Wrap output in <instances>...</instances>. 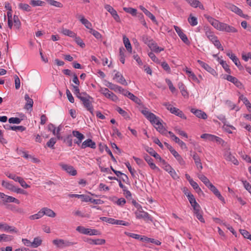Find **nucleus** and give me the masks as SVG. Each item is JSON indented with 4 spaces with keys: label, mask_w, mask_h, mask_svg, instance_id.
Listing matches in <instances>:
<instances>
[{
    "label": "nucleus",
    "mask_w": 251,
    "mask_h": 251,
    "mask_svg": "<svg viewBox=\"0 0 251 251\" xmlns=\"http://www.w3.org/2000/svg\"><path fill=\"white\" fill-rule=\"evenodd\" d=\"M74 89V94L82 102L84 106L91 113L93 112V107L92 104L93 98L86 92H80L79 88L77 86L72 85Z\"/></svg>",
    "instance_id": "f257e3e1"
},
{
    "label": "nucleus",
    "mask_w": 251,
    "mask_h": 251,
    "mask_svg": "<svg viewBox=\"0 0 251 251\" xmlns=\"http://www.w3.org/2000/svg\"><path fill=\"white\" fill-rule=\"evenodd\" d=\"M209 23L217 30H225V31H237L234 27L228 25L227 24L220 22L211 17L208 18Z\"/></svg>",
    "instance_id": "f03ea898"
},
{
    "label": "nucleus",
    "mask_w": 251,
    "mask_h": 251,
    "mask_svg": "<svg viewBox=\"0 0 251 251\" xmlns=\"http://www.w3.org/2000/svg\"><path fill=\"white\" fill-rule=\"evenodd\" d=\"M52 243L58 248H64L76 244V243L70 242L61 239H56L52 241Z\"/></svg>",
    "instance_id": "7ed1b4c3"
},
{
    "label": "nucleus",
    "mask_w": 251,
    "mask_h": 251,
    "mask_svg": "<svg viewBox=\"0 0 251 251\" xmlns=\"http://www.w3.org/2000/svg\"><path fill=\"white\" fill-rule=\"evenodd\" d=\"M163 105L165 106L166 108L172 114H174L182 119H186V117L184 115L182 111L179 110L178 108L173 107L171 104L168 102H164L163 103Z\"/></svg>",
    "instance_id": "20e7f679"
},
{
    "label": "nucleus",
    "mask_w": 251,
    "mask_h": 251,
    "mask_svg": "<svg viewBox=\"0 0 251 251\" xmlns=\"http://www.w3.org/2000/svg\"><path fill=\"white\" fill-rule=\"evenodd\" d=\"M76 230L83 234L89 235H100V232L98 230L94 229H90L85 228L82 226H78L76 227Z\"/></svg>",
    "instance_id": "39448f33"
},
{
    "label": "nucleus",
    "mask_w": 251,
    "mask_h": 251,
    "mask_svg": "<svg viewBox=\"0 0 251 251\" xmlns=\"http://www.w3.org/2000/svg\"><path fill=\"white\" fill-rule=\"evenodd\" d=\"M206 36L217 49L222 51L224 50V48L220 41L218 40V37L213 34V32H206Z\"/></svg>",
    "instance_id": "423d86ee"
},
{
    "label": "nucleus",
    "mask_w": 251,
    "mask_h": 251,
    "mask_svg": "<svg viewBox=\"0 0 251 251\" xmlns=\"http://www.w3.org/2000/svg\"><path fill=\"white\" fill-rule=\"evenodd\" d=\"M99 91L106 98L114 102H117L118 100V97L113 93L110 92L107 88H100Z\"/></svg>",
    "instance_id": "0eeeda50"
},
{
    "label": "nucleus",
    "mask_w": 251,
    "mask_h": 251,
    "mask_svg": "<svg viewBox=\"0 0 251 251\" xmlns=\"http://www.w3.org/2000/svg\"><path fill=\"white\" fill-rule=\"evenodd\" d=\"M2 185L5 187L6 189H8L13 192H16L17 193H23L24 191L19 188L14 186L12 184L5 181H2Z\"/></svg>",
    "instance_id": "6e6552de"
},
{
    "label": "nucleus",
    "mask_w": 251,
    "mask_h": 251,
    "mask_svg": "<svg viewBox=\"0 0 251 251\" xmlns=\"http://www.w3.org/2000/svg\"><path fill=\"white\" fill-rule=\"evenodd\" d=\"M59 165L63 170L71 175L74 176L76 175L77 172L72 166L63 163H60Z\"/></svg>",
    "instance_id": "1a4fd4ad"
},
{
    "label": "nucleus",
    "mask_w": 251,
    "mask_h": 251,
    "mask_svg": "<svg viewBox=\"0 0 251 251\" xmlns=\"http://www.w3.org/2000/svg\"><path fill=\"white\" fill-rule=\"evenodd\" d=\"M136 217L138 219H143L145 220H150L152 221L151 218L150 216L147 212L142 211L141 210H138L135 212Z\"/></svg>",
    "instance_id": "9d476101"
},
{
    "label": "nucleus",
    "mask_w": 251,
    "mask_h": 251,
    "mask_svg": "<svg viewBox=\"0 0 251 251\" xmlns=\"http://www.w3.org/2000/svg\"><path fill=\"white\" fill-rule=\"evenodd\" d=\"M104 8L111 14L112 16L116 21H119L120 20V17L118 16L117 11L111 6L109 4H106L104 6Z\"/></svg>",
    "instance_id": "9b49d317"
},
{
    "label": "nucleus",
    "mask_w": 251,
    "mask_h": 251,
    "mask_svg": "<svg viewBox=\"0 0 251 251\" xmlns=\"http://www.w3.org/2000/svg\"><path fill=\"white\" fill-rule=\"evenodd\" d=\"M146 151L151 156L155 157L157 160H158L161 163H164L165 160L163 159L161 156L152 148H147Z\"/></svg>",
    "instance_id": "f8f14e48"
},
{
    "label": "nucleus",
    "mask_w": 251,
    "mask_h": 251,
    "mask_svg": "<svg viewBox=\"0 0 251 251\" xmlns=\"http://www.w3.org/2000/svg\"><path fill=\"white\" fill-rule=\"evenodd\" d=\"M226 55L233 61L235 64L239 68V69H243V66L241 65V63L238 58L231 52H226Z\"/></svg>",
    "instance_id": "ddd939ff"
},
{
    "label": "nucleus",
    "mask_w": 251,
    "mask_h": 251,
    "mask_svg": "<svg viewBox=\"0 0 251 251\" xmlns=\"http://www.w3.org/2000/svg\"><path fill=\"white\" fill-rule=\"evenodd\" d=\"M207 187L213 193V194L216 197H217L219 199V200L224 202V198L221 195L220 192L218 191V190L216 188V187L215 186H214L212 183H211L210 185H209V186Z\"/></svg>",
    "instance_id": "4468645a"
},
{
    "label": "nucleus",
    "mask_w": 251,
    "mask_h": 251,
    "mask_svg": "<svg viewBox=\"0 0 251 251\" xmlns=\"http://www.w3.org/2000/svg\"><path fill=\"white\" fill-rule=\"evenodd\" d=\"M90 245H101L105 243V240L103 239H93L87 238L85 241Z\"/></svg>",
    "instance_id": "2eb2a0df"
},
{
    "label": "nucleus",
    "mask_w": 251,
    "mask_h": 251,
    "mask_svg": "<svg viewBox=\"0 0 251 251\" xmlns=\"http://www.w3.org/2000/svg\"><path fill=\"white\" fill-rule=\"evenodd\" d=\"M224 78L225 79L231 82L238 87H241L242 85V83L236 77L230 75H225L224 76Z\"/></svg>",
    "instance_id": "dca6fc26"
},
{
    "label": "nucleus",
    "mask_w": 251,
    "mask_h": 251,
    "mask_svg": "<svg viewBox=\"0 0 251 251\" xmlns=\"http://www.w3.org/2000/svg\"><path fill=\"white\" fill-rule=\"evenodd\" d=\"M198 62L203 68L211 74L212 75H215L216 74V71L213 68L210 67L208 64L200 60H198Z\"/></svg>",
    "instance_id": "f3484780"
},
{
    "label": "nucleus",
    "mask_w": 251,
    "mask_h": 251,
    "mask_svg": "<svg viewBox=\"0 0 251 251\" xmlns=\"http://www.w3.org/2000/svg\"><path fill=\"white\" fill-rule=\"evenodd\" d=\"M113 79L116 80V81L119 83L126 86L127 85V83L126 82V79L119 72H117L116 73L113 77Z\"/></svg>",
    "instance_id": "a211bd4d"
},
{
    "label": "nucleus",
    "mask_w": 251,
    "mask_h": 251,
    "mask_svg": "<svg viewBox=\"0 0 251 251\" xmlns=\"http://www.w3.org/2000/svg\"><path fill=\"white\" fill-rule=\"evenodd\" d=\"M191 112L194 113L197 117L202 119H206L207 117L206 114L201 110L192 108Z\"/></svg>",
    "instance_id": "6ab92c4d"
},
{
    "label": "nucleus",
    "mask_w": 251,
    "mask_h": 251,
    "mask_svg": "<svg viewBox=\"0 0 251 251\" xmlns=\"http://www.w3.org/2000/svg\"><path fill=\"white\" fill-rule=\"evenodd\" d=\"M141 112L151 122L154 120L157 117L154 114L149 111L146 108L142 110Z\"/></svg>",
    "instance_id": "aec40b11"
},
{
    "label": "nucleus",
    "mask_w": 251,
    "mask_h": 251,
    "mask_svg": "<svg viewBox=\"0 0 251 251\" xmlns=\"http://www.w3.org/2000/svg\"><path fill=\"white\" fill-rule=\"evenodd\" d=\"M43 215H46L51 218L56 216V213L51 209L48 207H43L41 209Z\"/></svg>",
    "instance_id": "412c9836"
},
{
    "label": "nucleus",
    "mask_w": 251,
    "mask_h": 251,
    "mask_svg": "<svg viewBox=\"0 0 251 251\" xmlns=\"http://www.w3.org/2000/svg\"><path fill=\"white\" fill-rule=\"evenodd\" d=\"M81 148L85 149L86 147H90L92 149H95L96 144L91 139H88L84 141L81 145Z\"/></svg>",
    "instance_id": "4be33fe9"
},
{
    "label": "nucleus",
    "mask_w": 251,
    "mask_h": 251,
    "mask_svg": "<svg viewBox=\"0 0 251 251\" xmlns=\"http://www.w3.org/2000/svg\"><path fill=\"white\" fill-rule=\"evenodd\" d=\"M145 160L148 162L150 167L153 170H156L157 171H159V169L155 165V164L153 162V160L149 156L146 154L144 156Z\"/></svg>",
    "instance_id": "5701e85b"
},
{
    "label": "nucleus",
    "mask_w": 251,
    "mask_h": 251,
    "mask_svg": "<svg viewBox=\"0 0 251 251\" xmlns=\"http://www.w3.org/2000/svg\"><path fill=\"white\" fill-rule=\"evenodd\" d=\"M25 99L26 101L25 108L26 109H31L33 106V101L30 99L27 94H25Z\"/></svg>",
    "instance_id": "b1692460"
},
{
    "label": "nucleus",
    "mask_w": 251,
    "mask_h": 251,
    "mask_svg": "<svg viewBox=\"0 0 251 251\" xmlns=\"http://www.w3.org/2000/svg\"><path fill=\"white\" fill-rule=\"evenodd\" d=\"M5 129L7 130H12L14 131L20 130L21 131H24L25 128L22 126H11L9 125L4 126Z\"/></svg>",
    "instance_id": "393cba45"
},
{
    "label": "nucleus",
    "mask_w": 251,
    "mask_h": 251,
    "mask_svg": "<svg viewBox=\"0 0 251 251\" xmlns=\"http://www.w3.org/2000/svg\"><path fill=\"white\" fill-rule=\"evenodd\" d=\"M185 195L187 197L189 201L193 207L194 206L199 205V204L197 202L193 194H192L191 193H188V194H187V193H185Z\"/></svg>",
    "instance_id": "a878e982"
},
{
    "label": "nucleus",
    "mask_w": 251,
    "mask_h": 251,
    "mask_svg": "<svg viewBox=\"0 0 251 251\" xmlns=\"http://www.w3.org/2000/svg\"><path fill=\"white\" fill-rule=\"evenodd\" d=\"M10 210L15 213L21 215H24L25 213V211L22 208L18 207L14 205H10Z\"/></svg>",
    "instance_id": "bb28decb"
},
{
    "label": "nucleus",
    "mask_w": 251,
    "mask_h": 251,
    "mask_svg": "<svg viewBox=\"0 0 251 251\" xmlns=\"http://www.w3.org/2000/svg\"><path fill=\"white\" fill-rule=\"evenodd\" d=\"M239 100H242L243 101V102L247 106L248 111L250 112H251V103L247 99V98L244 97L243 95H242L239 97Z\"/></svg>",
    "instance_id": "cd10ccee"
},
{
    "label": "nucleus",
    "mask_w": 251,
    "mask_h": 251,
    "mask_svg": "<svg viewBox=\"0 0 251 251\" xmlns=\"http://www.w3.org/2000/svg\"><path fill=\"white\" fill-rule=\"evenodd\" d=\"M193 158L195 161V163L197 168L201 170L202 169V166L199 156L196 153H195L193 155Z\"/></svg>",
    "instance_id": "c85d7f7f"
},
{
    "label": "nucleus",
    "mask_w": 251,
    "mask_h": 251,
    "mask_svg": "<svg viewBox=\"0 0 251 251\" xmlns=\"http://www.w3.org/2000/svg\"><path fill=\"white\" fill-rule=\"evenodd\" d=\"M140 8L143 12L145 13V14L149 18H150L153 22L155 21V17L149 11L146 9L143 6H140Z\"/></svg>",
    "instance_id": "c756f323"
},
{
    "label": "nucleus",
    "mask_w": 251,
    "mask_h": 251,
    "mask_svg": "<svg viewBox=\"0 0 251 251\" xmlns=\"http://www.w3.org/2000/svg\"><path fill=\"white\" fill-rule=\"evenodd\" d=\"M141 241H142L143 242H150L154 243L157 245H161V242L159 241L155 240L153 238H148L146 236H143L142 238H141Z\"/></svg>",
    "instance_id": "7c9ffc66"
},
{
    "label": "nucleus",
    "mask_w": 251,
    "mask_h": 251,
    "mask_svg": "<svg viewBox=\"0 0 251 251\" xmlns=\"http://www.w3.org/2000/svg\"><path fill=\"white\" fill-rule=\"evenodd\" d=\"M79 20L80 21V22H81V23L84 25L86 28H87L88 29H90L91 26H92V25L86 19H85L84 16H79Z\"/></svg>",
    "instance_id": "2f4dec72"
},
{
    "label": "nucleus",
    "mask_w": 251,
    "mask_h": 251,
    "mask_svg": "<svg viewBox=\"0 0 251 251\" xmlns=\"http://www.w3.org/2000/svg\"><path fill=\"white\" fill-rule=\"evenodd\" d=\"M123 42H124L125 46L126 49V50L130 53H131L132 47H131V45L130 43V42H129L128 39L127 38H126V36H124L123 37Z\"/></svg>",
    "instance_id": "473e14b6"
},
{
    "label": "nucleus",
    "mask_w": 251,
    "mask_h": 251,
    "mask_svg": "<svg viewBox=\"0 0 251 251\" xmlns=\"http://www.w3.org/2000/svg\"><path fill=\"white\" fill-rule=\"evenodd\" d=\"M186 73L188 75L189 77L191 78L193 81L200 83V81L196 76V75L187 68L185 69Z\"/></svg>",
    "instance_id": "72a5a7b5"
},
{
    "label": "nucleus",
    "mask_w": 251,
    "mask_h": 251,
    "mask_svg": "<svg viewBox=\"0 0 251 251\" xmlns=\"http://www.w3.org/2000/svg\"><path fill=\"white\" fill-rule=\"evenodd\" d=\"M198 176L199 178L208 187L211 183L204 175L202 174H198Z\"/></svg>",
    "instance_id": "f704fd0d"
},
{
    "label": "nucleus",
    "mask_w": 251,
    "mask_h": 251,
    "mask_svg": "<svg viewBox=\"0 0 251 251\" xmlns=\"http://www.w3.org/2000/svg\"><path fill=\"white\" fill-rule=\"evenodd\" d=\"M179 89L180 90V92L183 96L184 97H188V93L185 88V86L182 82H180L178 84Z\"/></svg>",
    "instance_id": "c9c22d12"
},
{
    "label": "nucleus",
    "mask_w": 251,
    "mask_h": 251,
    "mask_svg": "<svg viewBox=\"0 0 251 251\" xmlns=\"http://www.w3.org/2000/svg\"><path fill=\"white\" fill-rule=\"evenodd\" d=\"M13 22H14V29L19 30L21 25V22L17 15H14L13 17Z\"/></svg>",
    "instance_id": "e433bc0d"
},
{
    "label": "nucleus",
    "mask_w": 251,
    "mask_h": 251,
    "mask_svg": "<svg viewBox=\"0 0 251 251\" xmlns=\"http://www.w3.org/2000/svg\"><path fill=\"white\" fill-rule=\"evenodd\" d=\"M172 154L175 156L180 165H184L185 164L184 160L176 151H173Z\"/></svg>",
    "instance_id": "4c0bfd02"
},
{
    "label": "nucleus",
    "mask_w": 251,
    "mask_h": 251,
    "mask_svg": "<svg viewBox=\"0 0 251 251\" xmlns=\"http://www.w3.org/2000/svg\"><path fill=\"white\" fill-rule=\"evenodd\" d=\"M42 240L39 237H35L33 241L32 242V247L35 248L40 246L42 244Z\"/></svg>",
    "instance_id": "58836bf2"
},
{
    "label": "nucleus",
    "mask_w": 251,
    "mask_h": 251,
    "mask_svg": "<svg viewBox=\"0 0 251 251\" xmlns=\"http://www.w3.org/2000/svg\"><path fill=\"white\" fill-rule=\"evenodd\" d=\"M150 49L151 50V51H154L155 53H159L164 50L163 48L158 47L155 42H154V44L151 47H150Z\"/></svg>",
    "instance_id": "ea45409f"
},
{
    "label": "nucleus",
    "mask_w": 251,
    "mask_h": 251,
    "mask_svg": "<svg viewBox=\"0 0 251 251\" xmlns=\"http://www.w3.org/2000/svg\"><path fill=\"white\" fill-rule=\"evenodd\" d=\"M142 40L150 48L155 42L152 39L148 36H143Z\"/></svg>",
    "instance_id": "a19ab883"
},
{
    "label": "nucleus",
    "mask_w": 251,
    "mask_h": 251,
    "mask_svg": "<svg viewBox=\"0 0 251 251\" xmlns=\"http://www.w3.org/2000/svg\"><path fill=\"white\" fill-rule=\"evenodd\" d=\"M106 86L110 89L114 90L115 92H119L122 90V88L120 86L114 84L111 82H108Z\"/></svg>",
    "instance_id": "79ce46f5"
},
{
    "label": "nucleus",
    "mask_w": 251,
    "mask_h": 251,
    "mask_svg": "<svg viewBox=\"0 0 251 251\" xmlns=\"http://www.w3.org/2000/svg\"><path fill=\"white\" fill-rule=\"evenodd\" d=\"M226 159L232 162L235 165H238L239 162L238 160L235 158L234 156H233L230 152L227 153V154L226 155Z\"/></svg>",
    "instance_id": "37998d69"
},
{
    "label": "nucleus",
    "mask_w": 251,
    "mask_h": 251,
    "mask_svg": "<svg viewBox=\"0 0 251 251\" xmlns=\"http://www.w3.org/2000/svg\"><path fill=\"white\" fill-rule=\"evenodd\" d=\"M154 127L156 129V130L159 131L160 133L162 134H165L167 132V130L164 127L161 122L158 124L156 126H154Z\"/></svg>",
    "instance_id": "c03bdc74"
},
{
    "label": "nucleus",
    "mask_w": 251,
    "mask_h": 251,
    "mask_svg": "<svg viewBox=\"0 0 251 251\" xmlns=\"http://www.w3.org/2000/svg\"><path fill=\"white\" fill-rule=\"evenodd\" d=\"M189 183L197 192L199 193L202 192L198 183L194 181L193 179H189Z\"/></svg>",
    "instance_id": "a18cd8bd"
},
{
    "label": "nucleus",
    "mask_w": 251,
    "mask_h": 251,
    "mask_svg": "<svg viewBox=\"0 0 251 251\" xmlns=\"http://www.w3.org/2000/svg\"><path fill=\"white\" fill-rule=\"evenodd\" d=\"M123 10L126 13H128L132 16H135L137 14V10L131 7H124Z\"/></svg>",
    "instance_id": "49530a36"
},
{
    "label": "nucleus",
    "mask_w": 251,
    "mask_h": 251,
    "mask_svg": "<svg viewBox=\"0 0 251 251\" xmlns=\"http://www.w3.org/2000/svg\"><path fill=\"white\" fill-rule=\"evenodd\" d=\"M229 8L232 11L234 12L239 16L240 15L242 14V10L234 5L232 4L230 5Z\"/></svg>",
    "instance_id": "de8ad7c7"
},
{
    "label": "nucleus",
    "mask_w": 251,
    "mask_h": 251,
    "mask_svg": "<svg viewBox=\"0 0 251 251\" xmlns=\"http://www.w3.org/2000/svg\"><path fill=\"white\" fill-rule=\"evenodd\" d=\"M43 216L41 209L35 214L31 215L29 217V219L31 220L39 219Z\"/></svg>",
    "instance_id": "09e8293b"
},
{
    "label": "nucleus",
    "mask_w": 251,
    "mask_h": 251,
    "mask_svg": "<svg viewBox=\"0 0 251 251\" xmlns=\"http://www.w3.org/2000/svg\"><path fill=\"white\" fill-rule=\"evenodd\" d=\"M47 1L51 5L56 7L62 8L63 6V5L61 2L55 1L54 0H48Z\"/></svg>",
    "instance_id": "8fccbe9b"
},
{
    "label": "nucleus",
    "mask_w": 251,
    "mask_h": 251,
    "mask_svg": "<svg viewBox=\"0 0 251 251\" xmlns=\"http://www.w3.org/2000/svg\"><path fill=\"white\" fill-rule=\"evenodd\" d=\"M179 36L181 38V39L187 45L190 44V41L187 38L186 35L184 33V32H177Z\"/></svg>",
    "instance_id": "3c124183"
},
{
    "label": "nucleus",
    "mask_w": 251,
    "mask_h": 251,
    "mask_svg": "<svg viewBox=\"0 0 251 251\" xmlns=\"http://www.w3.org/2000/svg\"><path fill=\"white\" fill-rule=\"evenodd\" d=\"M125 50L123 47L120 48L119 49V55H120V60L123 63H125Z\"/></svg>",
    "instance_id": "603ef678"
},
{
    "label": "nucleus",
    "mask_w": 251,
    "mask_h": 251,
    "mask_svg": "<svg viewBox=\"0 0 251 251\" xmlns=\"http://www.w3.org/2000/svg\"><path fill=\"white\" fill-rule=\"evenodd\" d=\"M45 2L42 0H31L30 4H31L33 6H43L45 4Z\"/></svg>",
    "instance_id": "864d4df0"
},
{
    "label": "nucleus",
    "mask_w": 251,
    "mask_h": 251,
    "mask_svg": "<svg viewBox=\"0 0 251 251\" xmlns=\"http://www.w3.org/2000/svg\"><path fill=\"white\" fill-rule=\"evenodd\" d=\"M14 202L17 204L20 203V201L18 199H16V198L11 196H7L5 199V202Z\"/></svg>",
    "instance_id": "5fc2aeb1"
},
{
    "label": "nucleus",
    "mask_w": 251,
    "mask_h": 251,
    "mask_svg": "<svg viewBox=\"0 0 251 251\" xmlns=\"http://www.w3.org/2000/svg\"><path fill=\"white\" fill-rule=\"evenodd\" d=\"M124 233L127 236H129V237H131L133 238H134V239H138V240H141V238H142V236L140 235H138V234H134V233H130V232H126V231H125L124 232Z\"/></svg>",
    "instance_id": "6e6d98bb"
},
{
    "label": "nucleus",
    "mask_w": 251,
    "mask_h": 251,
    "mask_svg": "<svg viewBox=\"0 0 251 251\" xmlns=\"http://www.w3.org/2000/svg\"><path fill=\"white\" fill-rule=\"evenodd\" d=\"M73 135L79 140H82L84 138V136L78 131H73Z\"/></svg>",
    "instance_id": "4d7b16f0"
},
{
    "label": "nucleus",
    "mask_w": 251,
    "mask_h": 251,
    "mask_svg": "<svg viewBox=\"0 0 251 251\" xmlns=\"http://www.w3.org/2000/svg\"><path fill=\"white\" fill-rule=\"evenodd\" d=\"M148 55L153 62L158 64L160 63V60L152 51L149 52Z\"/></svg>",
    "instance_id": "13d9d810"
},
{
    "label": "nucleus",
    "mask_w": 251,
    "mask_h": 251,
    "mask_svg": "<svg viewBox=\"0 0 251 251\" xmlns=\"http://www.w3.org/2000/svg\"><path fill=\"white\" fill-rule=\"evenodd\" d=\"M128 98L137 104H140L141 103V100L132 93L129 94V97Z\"/></svg>",
    "instance_id": "bf43d9fd"
},
{
    "label": "nucleus",
    "mask_w": 251,
    "mask_h": 251,
    "mask_svg": "<svg viewBox=\"0 0 251 251\" xmlns=\"http://www.w3.org/2000/svg\"><path fill=\"white\" fill-rule=\"evenodd\" d=\"M100 219L102 221H104L106 223H109L111 224H113V225H114L115 222V219H114L111 218H107V217H100Z\"/></svg>",
    "instance_id": "052dcab7"
},
{
    "label": "nucleus",
    "mask_w": 251,
    "mask_h": 251,
    "mask_svg": "<svg viewBox=\"0 0 251 251\" xmlns=\"http://www.w3.org/2000/svg\"><path fill=\"white\" fill-rule=\"evenodd\" d=\"M64 142L66 143L69 147L72 146V135H68L66 138L64 139Z\"/></svg>",
    "instance_id": "680f3d73"
},
{
    "label": "nucleus",
    "mask_w": 251,
    "mask_h": 251,
    "mask_svg": "<svg viewBox=\"0 0 251 251\" xmlns=\"http://www.w3.org/2000/svg\"><path fill=\"white\" fill-rule=\"evenodd\" d=\"M188 20L191 25L194 26L197 25V19L195 17L190 15Z\"/></svg>",
    "instance_id": "e2e57ef3"
},
{
    "label": "nucleus",
    "mask_w": 251,
    "mask_h": 251,
    "mask_svg": "<svg viewBox=\"0 0 251 251\" xmlns=\"http://www.w3.org/2000/svg\"><path fill=\"white\" fill-rule=\"evenodd\" d=\"M19 6L20 9H22L26 11H29L30 10V7L27 4L20 3L19 5Z\"/></svg>",
    "instance_id": "0e129e2a"
},
{
    "label": "nucleus",
    "mask_w": 251,
    "mask_h": 251,
    "mask_svg": "<svg viewBox=\"0 0 251 251\" xmlns=\"http://www.w3.org/2000/svg\"><path fill=\"white\" fill-rule=\"evenodd\" d=\"M21 120H22L20 119L19 118L12 117V118H10L9 119L8 122L10 124H20L21 123Z\"/></svg>",
    "instance_id": "69168bd1"
},
{
    "label": "nucleus",
    "mask_w": 251,
    "mask_h": 251,
    "mask_svg": "<svg viewBox=\"0 0 251 251\" xmlns=\"http://www.w3.org/2000/svg\"><path fill=\"white\" fill-rule=\"evenodd\" d=\"M220 64L222 65V67L225 69L226 72L229 74L230 73V70L229 68V66L225 61L221 60L220 61Z\"/></svg>",
    "instance_id": "338daca9"
},
{
    "label": "nucleus",
    "mask_w": 251,
    "mask_h": 251,
    "mask_svg": "<svg viewBox=\"0 0 251 251\" xmlns=\"http://www.w3.org/2000/svg\"><path fill=\"white\" fill-rule=\"evenodd\" d=\"M245 188L251 194V185L247 181H243Z\"/></svg>",
    "instance_id": "774afa93"
}]
</instances>
